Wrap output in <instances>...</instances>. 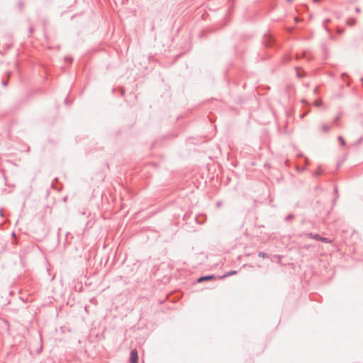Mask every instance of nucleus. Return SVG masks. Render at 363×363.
<instances>
[{
  "mask_svg": "<svg viewBox=\"0 0 363 363\" xmlns=\"http://www.w3.org/2000/svg\"><path fill=\"white\" fill-rule=\"evenodd\" d=\"M138 355L135 349L130 352V363H138Z\"/></svg>",
  "mask_w": 363,
  "mask_h": 363,
  "instance_id": "f257e3e1",
  "label": "nucleus"
},
{
  "mask_svg": "<svg viewBox=\"0 0 363 363\" xmlns=\"http://www.w3.org/2000/svg\"><path fill=\"white\" fill-rule=\"evenodd\" d=\"M320 130L323 133H328L330 130V127L328 124H322L320 127Z\"/></svg>",
  "mask_w": 363,
  "mask_h": 363,
  "instance_id": "f03ea898",
  "label": "nucleus"
},
{
  "mask_svg": "<svg viewBox=\"0 0 363 363\" xmlns=\"http://www.w3.org/2000/svg\"><path fill=\"white\" fill-rule=\"evenodd\" d=\"M214 279V277L213 276H206V277H200L199 279H198V282H201L203 281H206V280H211V279Z\"/></svg>",
  "mask_w": 363,
  "mask_h": 363,
  "instance_id": "7ed1b4c3",
  "label": "nucleus"
},
{
  "mask_svg": "<svg viewBox=\"0 0 363 363\" xmlns=\"http://www.w3.org/2000/svg\"><path fill=\"white\" fill-rule=\"evenodd\" d=\"M235 274H237L236 271H231V272H228L226 274L219 277V279H223L224 277H228V276H231V275H234Z\"/></svg>",
  "mask_w": 363,
  "mask_h": 363,
  "instance_id": "20e7f679",
  "label": "nucleus"
},
{
  "mask_svg": "<svg viewBox=\"0 0 363 363\" xmlns=\"http://www.w3.org/2000/svg\"><path fill=\"white\" fill-rule=\"evenodd\" d=\"M338 140L340 141V143H342V145H345V140H344V139L342 138V137L340 136V137L338 138Z\"/></svg>",
  "mask_w": 363,
  "mask_h": 363,
  "instance_id": "39448f33",
  "label": "nucleus"
},
{
  "mask_svg": "<svg viewBox=\"0 0 363 363\" xmlns=\"http://www.w3.org/2000/svg\"><path fill=\"white\" fill-rule=\"evenodd\" d=\"M259 256L262 257H264V256H265V255H264V253H259Z\"/></svg>",
  "mask_w": 363,
  "mask_h": 363,
  "instance_id": "423d86ee",
  "label": "nucleus"
}]
</instances>
